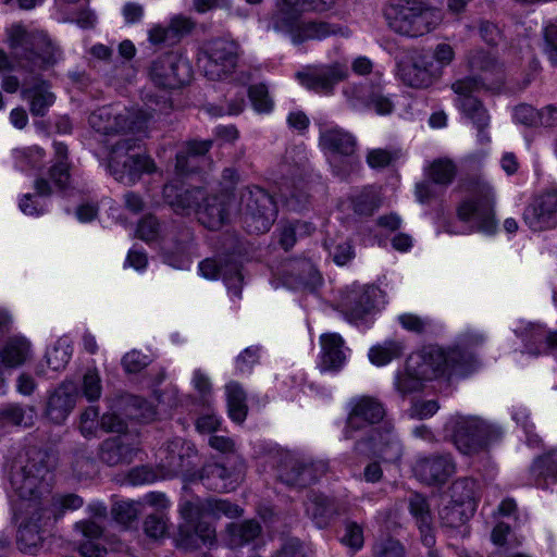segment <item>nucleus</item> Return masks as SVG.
I'll return each mask as SVG.
<instances>
[{
	"mask_svg": "<svg viewBox=\"0 0 557 557\" xmlns=\"http://www.w3.org/2000/svg\"><path fill=\"white\" fill-rule=\"evenodd\" d=\"M225 388L230 418L236 423L244 422L248 413L245 391L236 382L228 383Z\"/></svg>",
	"mask_w": 557,
	"mask_h": 557,
	"instance_id": "ea45409f",
	"label": "nucleus"
},
{
	"mask_svg": "<svg viewBox=\"0 0 557 557\" xmlns=\"http://www.w3.org/2000/svg\"><path fill=\"white\" fill-rule=\"evenodd\" d=\"M162 231V225L153 214H146L137 225L136 234L145 242L156 240Z\"/></svg>",
	"mask_w": 557,
	"mask_h": 557,
	"instance_id": "e2e57ef3",
	"label": "nucleus"
},
{
	"mask_svg": "<svg viewBox=\"0 0 557 557\" xmlns=\"http://www.w3.org/2000/svg\"><path fill=\"white\" fill-rule=\"evenodd\" d=\"M233 198L225 193H205V199L201 200L199 210L197 211L198 221L209 230H219L227 221L231 212L236 205Z\"/></svg>",
	"mask_w": 557,
	"mask_h": 557,
	"instance_id": "dca6fc26",
	"label": "nucleus"
},
{
	"mask_svg": "<svg viewBox=\"0 0 557 557\" xmlns=\"http://www.w3.org/2000/svg\"><path fill=\"white\" fill-rule=\"evenodd\" d=\"M201 510L203 513L210 515L214 518L225 516L227 518H237L243 515V509L228 500L220 498H207L201 503Z\"/></svg>",
	"mask_w": 557,
	"mask_h": 557,
	"instance_id": "8fccbe9b",
	"label": "nucleus"
},
{
	"mask_svg": "<svg viewBox=\"0 0 557 557\" xmlns=\"http://www.w3.org/2000/svg\"><path fill=\"white\" fill-rule=\"evenodd\" d=\"M36 410L34 407L24 408L18 404H8L0 407V426L15 425L30 428L35 423Z\"/></svg>",
	"mask_w": 557,
	"mask_h": 557,
	"instance_id": "4c0bfd02",
	"label": "nucleus"
},
{
	"mask_svg": "<svg viewBox=\"0 0 557 557\" xmlns=\"http://www.w3.org/2000/svg\"><path fill=\"white\" fill-rule=\"evenodd\" d=\"M525 223L533 231L557 226V188L547 189L537 195L524 210Z\"/></svg>",
	"mask_w": 557,
	"mask_h": 557,
	"instance_id": "2eb2a0df",
	"label": "nucleus"
},
{
	"mask_svg": "<svg viewBox=\"0 0 557 557\" xmlns=\"http://www.w3.org/2000/svg\"><path fill=\"white\" fill-rule=\"evenodd\" d=\"M191 240V233L188 230L182 232V238L173 245H165L163 247L164 261L176 269H185L189 264V243Z\"/></svg>",
	"mask_w": 557,
	"mask_h": 557,
	"instance_id": "58836bf2",
	"label": "nucleus"
},
{
	"mask_svg": "<svg viewBox=\"0 0 557 557\" xmlns=\"http://www.w3.org/2000/svg\"><path fill=\"white\" fill-rule=\"evenodd\" d=\"M236 211L240 213L245 228L250 234L267 233L277 216L273 197L258 186H246L239 190Z\"/></svg>",
	"mask_w": 557,
	"mask_h": 557,
	"instance_id": "423d86ee",
	"label": "nucleus"
},
{
	"mask_svg": "<svg viewBox=\"0 0 557 557\" xmlns=\"http://www.w3.org/2000/svg\"><path fill=\"white\" fill-rule=\"evenodd\" d=\"M162 453L164 454L162 458L163 467L172 474L189 472L197 457L194 444L181 437L170 441Z\"/></svg>",
	"mask_w": 557,
	"mask_h": 557,
	"instance_id": "6ab92c4d",
	"label": "nucleus"
},
{
	"mask_svg": "<svg viewBox=\"0 0 557 557\" xmlns=\"http://www.w3.org/2000/svg\"><path fill=\"white\" fill-rule=\"evenodd\" d=\"M88 122L96 132L111 135L121 133L125 119L112 107H102L91 112Z\"/></svg>",
	"mask_w": 557,
	"mask_h": 557,
	"instance_id": "c9c22d12",
	"label": "nucleus"
},
{
	"mask_svg": "<svg viewBox=\"0 0 557 557\" xmlns=\"http://www.w3.org/2000/svg\"><path fill=\"white\" fill-rule=\"evenodd\" d=\"M451 500L463 506L469 505L476 509L478 483L469 476L459 478L450 485Z\"/></svg>",
	"mask_w": 557,
	"mask_h": 557,
	"instance_id": "c03bdc74",
	"label": "nucleus"
},
{
	"mask_svg": "<svg viewBox=\"0 0 557 557\" xmlns=\"http://www.w3.org/2000/svg\"><path fill=\"white\" fill-rule=\"evenodd\" d=\"M355 137L338 127H332L321 133L320 146L322 149L342 156H351L356 150Z\"/></svg>",
	"mask_w": 557,
	"mask_h": 557,
	"instance_id": "473e14b6",
	"label": "nucleus"
},
{
	"mask_svg": "<svg viewBox=\"0 0 557 557\" xmlns=\"http://www.w3.org/2000/svg\"><path fill=\"white\" fill-rule=\"evenodd\" d=\"M403 345L398 342H386L384 345L374 346L370 349L369 358L377 366L388 363L392 359L401 355Z\"/></svg>",
	"mask_w": 557,
	"mask_h": 557,
	"instance_id": "6e6d98bb",
	"label": "nucleus"
},
{
	"mask_svg": "<svg viewBox=\"0 0 557 557\" xmlns=\"http://www.w3.org/2000/svg\"><path fill=\"white\" fill-rule=\"evenodd\" d=\"M372 557H405V549L398 541L387 539L373 547Z\"/></svg>",
	"mask_w": 557,
	"mask_h": 557,
	"instance_id": "774afa93",
	"label": "nucleus"
},
{
	"mask_svg": "<svg viewBox=\"0 0 557 557\" xmlns=\"http://www.w3.org/2000/svg\"><path fill=\"white\" fill-rule=\"evenodd\" d=\"M83 396L88 401H96L102 393L101 379L97 370H87L83 376L82 387Z\"/></svg>",
	"mask_w": 557,
	"mask_h": 557,
	"instance_id": "13d9d810",
	"label": "nucleus"
},
{
	"mask_svg": "<svg viewBox=\"0 0 557 557\" xmlns=\"http://www.w3.org/2000/svg\"><path fill=\"white\" fill-rule=\"evenodd\" d=\"M87 511L88 518L75 522L74 532L84 539L79 544L90 543L94 546H100L97 541L104 532V523L108 520L107 507L102 504H91L87 507Z\"/></svg>",
	"mask_w": 557,
	"mask_h": 557,
	"instance_id": "393cba45",
	"label": "nucleus"
},
{
	"mask_svg": "<svg viewBox=\"0 0 557 557\" xmlns=\"http://www.w3.org/2000/svg\"><path fill=\"white\" fill-rule=\"evenodd\" d=\"M136 453L137 447L127 435H117L101 442L98 458L109 467H116L131 463Z\"/></svg>",
	"mask_w": 557,
	"mask_h": 557,
	"instance_id": "412c9836",
	"label": "nucleus"
},
{
	"mask_svg": "<svg viewBox=\"0 0 557 557\" xmlns=\"http://www.w3.org/2000/svg\"><path fill=\"white\" fill-rule=\"evenodd\" d=\"M443 361L441 352L437 350H426L411 355L406 361L404 372L396 377V388L403 395L419 392L423 387V382L440 377L437 372L438 364Z\"/></svg>",
	"mask_w": 557,
	"mask_h": 557,
	"instance_id": "1a4fd4ad",
	"label": "nucleus"
},
{
	"mask_svg": "<svg viewBox=\"0 0 557 557\" xmlns=\"http://www.w3.org/2000/svg\"><path fill=\"white\" fill-rule=\"evenodd\" d=\"M354 450L358 455L380 458L386 462L399 460L403 454L401 445L388 421L371 428L366 436L355 443Z\"/></svg>",
	"mask_w": 557,
	"mask_h": 557,
	"instance_id": "9d476101",
	"label": "nucleus"
},
{
	"mask_svg": "<svg viewBox=\"0 0 557 557\" xmlns=\"http://www.w3.org/2000/svg\"><path fill=\"white\" fill-rule=\"evenodd\" d=\"M16 543L22 552L35 553L42 543V535L38 524L32 521L21 523L16 534Z\"/></svg>",
	"mask_w": 557,
	"mask_h": 557,
	"instance_id": "09e8293b",
	"label": "nucleus"
},
{
	"mask_svg": "<svg viewBox=\"0 0 557 557\" xmlns=\"http://www.w3.org/2000/svg\"><path fill=\"white\" fill-rule=\"evenodd\" d=\"M139 147V138L126 137L119 139L110 150L108 169L110 174L124 185H133L143 174H151L157 170L154 161L146 154L131 153Z\"/></svg>",
	"mask_w": 557,
	"mask_h": 557,
	"instance_id": "39448f33",
	"label": "nucleus"
},
{
	"mask_svg": "<svg viewBox=\"0 0 557 557\" xmlns=\"http://www.w3.org/2000/svg\"><path fill=\"white\" fill-rule=\"evenodd\" d=\"M306 516L319 528H326L331 521L342 513L337 502L326 495L310 492L304 502Z\"/></svg>",
	"mask_w": 557,
	"mask_h": 557,
	"instance_id": "5701e85b",
	"label": "nucleus"
},
{
	"mask_svg": "<svg viewBox=\"0 0 557 557\" xmlns=\"http://www.w3.org/2000/svg\"><path fill=\"white\" fill-rule=\"evenodd\" d=\"M468 70L470 74L483 81L491 89L503 83V69L495 57L483 50H473L468 53Z\"/></svg>",
	"mask_w": 557,
	"mask_h": 557,
	"instance_id": "aec40b11",
	"label": "nucleus"
},
{
	"mask_svg": "<svg viewBox=\"0 0 557 557\" xmlns=\"http://www.w3.org/2000/svg\"><path fill=\"white\" fill-rule=\"evenodd\" d=\"M261 525L257 520H245L242 523H231L227 527L230 542L233 546H243L261 533Z\"/></svg>",
	"mask_w": 557,
	"mask_h": 557,
	"instance_id": "49530a36",
	"label": "nucleus"
},
{
	"mask_svg": "<svg viewBox=\"0 0 557 557\" xmlns=\"http://www.w3.org/2000/svg\"><path fill=\"white\" fill-rule=\"evenodd\" d=\"M385 416L383 405L375 398L363 396L354 404L344 429L345 438H352L355 433L361 431L366 425L380 423Z\"/></svg>",
	"mask_w": 557,
	"mask_h": 557,
	"instance_id": "f3484780",
	"label": "nucleus"
},
{
	"mask_svg": "<svg viewBox=\"0 0 557 557\" xmlns=\"http://www.w3.org/2000/svg\"><path fill=\"white\" fill-rule=\"evenodd\" d=\"M55 453L47 447L28 446L13 463L10 471L12 502L15 510L23 506L37 508L50 490V479L57 467Z\"/></svg>",
	"mask_w": 557,
	"mask_h": 557,
	"instance_id": "f03ea898",
	"label": "nucleus"
},
{
	"mask_svg": "<svg viewBox=\"0 0 557 557\" xmlns=\"http://www.w3.org/2000/svg\"><path fill=\"white\" fill-rule=\"evenodd\" d=\"M231 478V472L223 465L210 463L202 468L200 481L202 484L215 492H226L233 486L227 480Z\"/></svg>",
	"mask_w": 557,
	"mask_h": 557,
	"instance_id": "37998d69",
	"label": "nucleus"
},
{
	"mask_svg": "<svg viewBox=\"0 0 557 557\" xmlns=\"http://www.w3.org/2000/svg\"><path fill=\"white\" fill-rule=\"evenodd\" d=\"M475 509L469 505L450 502L440 511V519L444 527L456 529L463 525L474 513Z\"/></svg>",
	"mask_w": 557,
	"mask_h": 557,
	"instance_id": "a18cd8bd",
	"label": "nucleus"
},
{
	"mask_svg": "<svg viewBox=\"0 0 557 557\" xmlns=\"http://www.w3.org/2000/svg\"><path fill=\"white\" fill-rule=\"evenodd\" d=\"M248 96L256 111L267 113L272 110L273 101L264 84L251 85L248 89Z\"/></svg>",
	"mask_w": 557,
	"mask_h": 557,
	"instance_id": "052dcab7",
	"label": "nucleus"
},
{
	"mask_svg": "<svg viewBox=\"0 0 557 557\" xmlns=\"http://www.w3.org/2000/svg\"><path fill=\"white\" fill-rule=\"evenodd\" d=\"M344 341L338 334H323L321 336L322 358L321 370L337 371L345 361L342 350Z\"/></svg>",
	"mask_w": 557,
	"mask_h": 557,
	"instance_id": "72a5a7b5",
	"label": "nucleus"
},
{
	"mask_svg": "<svg viewBox=\"0 0 557 557\" xmlns=\"http://www.w3.org/2000/svg\"><path fill=\"white\" fill-rule=\"evenodd\" d=\"M347 77V67L338 62L309 65L296 73L299 83L310 90L330 94L336 84Z\"/></svg>",
	"mask_w": 557,
	"mask_h": 557,
	"instance_id": "ddd939ff",
	"label": "nucleus"
},
{
	"mask_svg": "<svg viewBox=\"0 0 557 557\" xmlns=\"http://www.w3.org/2000/svg\"><path fill=\"white\" fill-rule=\"evenodd\" d=\"M341 542L352 552L361 549L364 543L362 527L355 521H346Z\"/></svg>",
	"mask_w": 557,
	"mask_h": 557,
	"instance_id": "0e129e2a",
	"label": "nucleus"
},
{
	"mask_svg": "<svg viewBox=\"0 0 557 557\" xmlns=\"http://www.w3.org/2000/svg\"><path fill=\"white\" fill-rule=\"evenodd\" d=\"M531 471L534 475L544 480L548 478L557 479V449L536 458Z\"/></svg>",
	"mask_w": 557,
	"mask_h": 557,
	"instance_id": "5fc2aeb1",
	"label": "nucleus"
},
{
	"mask_svg": "<svg viewBox=\"0 0 557 557\" xmlns=\"http://www.w3.org/2000/svg\"><path fill=\"white\" fill-rule=\"evenodd\" d=\"M524 339L529 354L539 355L547 349L557 350V332L547 333L540 326H532L527 331Z\"/></svg>",
	"mask_w": 557,
	"mask_h": 557,
	"instance_id": "79ce46f5",
	"label": "nucleus"
},
{
	"mask_svg": "<svg viewBox=\"0 0 557 557\" xmlns=\"http://www.w3.org/2000/svg\"><path fill=\"white\" fill-rule=\"evenodd\" d=\"M150 81L159 88L176 89L188 84L193 70L187 59L176 52L157 57L149 66Z\"/></svg>",
	"mask_w": 557,
	"mask_h": 557,
	"instance_id": "9b49d317",
	"label": "nucleus"
},
{
	"mask_svg": "<svg viewBox=\"0 0 557 557\" xmlns=\"http://www.w3.org/2000/svg\"><path fill=\"white\" fill-rule=\"evenodd\" d=\"M384 15L395 33L408 37L429 34L442 22L440 11L416 0H393Z\"/></svg>",
	"mask_w": 557,
	"mask_h": 557,
	"instance_id": "20e7f679",
	"label": "nucleus"
},
{
	"mask_svg": "<svg viewBox=\"0 0 557 557\" xmlns=\"http://www.w3.org/2000/svg\"><path fill=\"white\" fill-rule=\"evenodd\" d=\"M286 283L297 287L315 288L321 284V275L309 259H292L284 264Z\"/></svg>",
	"mask_w": 557,
	"mask_h": 557,
	"instance_id": "c756f323",
	"label": "nucleus"
},
{
	"mask_svg": "<svg viewBox=\"0 0 557 557\" xmlns=\"http://www.w3.org/2000/svg\"><path fill=\"white\" fill-rule=\"evenodd\" d=\"M451 89L456 94V104L463 101V99H474L478 98L475 94L480 90H490L491 88L486 87L483 81H480L473 75H468L466 77L459 78L451 84Z\"/></svg>",
	"mask_w": 557,
	"mask_h": 557,
	"instance_id": "3c124183",
	"label": "nucleus"
},
{
	"mask_svg": "<svg viewBox=\"0 0 557 557\" xmlns=\"http://www.w3.org/2000/svg\"><path fill=\"white\" fill-rule=\"evenodd\" d=\"M457 215L469 225L470 231L493 234L497 227L493 188L485 184L480 185L474 195L458 206Z\"/></svg>",
	"mask_w": 557,
	"mask_h": 557,
	"instance_id": "6e6552de",
	"label": "nucleus"
},
{
	"mask_svg": "<svg viewBox=\"0 0 557 557\" xmlns=\"http://www.w3.org/2000/svg\"><path fill=\"white\" fill-rule=\"evenodd\" d=\"M205 187H186L183 184H166L163 187L164 200L175 212L184 213L188 210H199L201 200L205 199Z\"/></svg>",
	"mask_w": 557,
	"mask_h": 557,
	"instance_id": "4be33fe9",
	"label": "nucleus"
},
{
	"mask_svg": "<svg viewBox=\"0 0 557 557\" xmlns=\"http://www.w3.org/2000/svg\"><path fill=\"white\" fill-rule=\"evenodd\" d=\"M354 212L360 216H370L379 209L381 201L372 189H364L350 199Z\"/></svg>",
	"mask_w": 557,
	"mask_h": 557,
	"instance_id": "864d4df0",
	"label": "nucleus"
},
{
	"mask_svg": "<svg viewBox=\"0 0 557 557\" xmlns=\"http://www.w3.org/2000/svg\"><path fill=\"white\" fill-rule=\"evenodd\" d=\"M10 47L17 71L25 75L22 97L29 100V111L34 116H45L55 96L50 84L41 78V73L58 63L60 49L45 33L28 32L25 27L11 30Z\"/></svg>",
	"mask_w": 557,
	"mask_h": 557,
	"instance_id": "f257e3e1",
	"label": "nucleus"
},
{
	"mask_svg": "<svg viewBox=\"0 0 557 557\" xmlns=\"http://www.w3.org/2000/svg\"><path fill=\"white\" fill-rule=\"evenodd\" d=\"M412 470L423 484L442 486L455 473L456 463L450 454H434L419 457Z\"/></svg>",
	"mask_w": 557,
	"mask_h": 557,
	"instance_id": "4468645a",
	"label": "nucleus"
},
{
	"mask_svg": "<svg viewBox=\"0 0 557 557\" xmlns=\"http://www.w3.org/2000/svg\"><path fill=\"white\" fill-rule=\"evenodd\" d=\"M515 121L527 127H539L542 124V110L539 111L530 104L522 103L515 108Z\"/></svg>",
	"mask_w": 557,
	"mask_h": 557,
	"instance_id": "680f3d73",
	"label": "nucleus"
},
{
	"mask_svg": "<svg viewBox=\"0 0 557 557\" xmlns=\"http://www.w3.org/2000/svg\"><path fill=\"white\" fill-rule=\"evenodd\" d=\"M426 350H437L443 357V361L438 364V376H443L450 372L467 374L475 368L476 359L472 351L460 346L448 349L441 347H428Z\"/></svg>",
	"mask_w": 557,
	"mask_h": 557,
	"instance_id": "a878e982",
	"label": "nucleus"
},
{
	"mask_svg": "<svg viewBox=\"0 0 557 557\" xmlns=\"http://www.w3.org/2000/svg\"><path fill=\"white\" fill-rule=\"evenodd\" d=\"M428 175L434 184L447 186L456 176V165L448 159H437L430 165Z\"/></svg>",
	"mask_w": 557,
	"mask_h": 557,
	"instance_id": "603ef678",
	"label": "nucleus"
},
{
	"mask_svg": "<svg viewBox=\"0 0 557 557\" xmlns=\"http://www.w3.org/2000/svg\"><path fill=\"white\" fill-rule=\"evenodd\" d=\"M240 47L238 42L228 39H214L207 49L206 75L218 81L231 75L238 63Z\"/></svg>",
	"mask_w": 557,
	"mask_h": 557,
	"instance_id": "f8f14e48",
	"label": "nucleus"
},
{
	"mask_svg": "<svg viewBox=\"0 0 557 557\" xmlns=\"http://www.w3.org/2000/svg\"><path fill=\"white\" fill-rule=\"evenodd\" d=\"M201 274L207 278H216L222 276L227 287L233 290L236 296L240 295V283L243 275L239 265L236 262L225 260L222 262L216 259H205L199 264Z\"/></svg>",
	"mask_w": 557,
	"mask_h": 557,
	"instance_id": "cd10ccee",
	"label": "nucleus"
},
{
	"mask_svg": "<svg viewBox=\"0 0 557 557\" xmlns=\"http://www.w3.org/2000/svg\"><path fill=\"white\" fill-rule=\"evenodd\" d=\"M399 158L397 150L373 149L368 152L367 162L372 169H383Z\"/></svg>",
	"mask_w": 557,
	"mask_h": 557,
	"instance_id": "69168bd1",
	"label": "nucleus"
},
{
	"mask_svg": "<svg viewBox=\"0 0 557 557\" xmlns=\"http://www.w3.org/2000/svg\"><path fill=\"white\" fill-rule=\"evenodd\" d=\"M211 140H189L176 154L175 169L178 174L195 172L199 166V159L211 149Z\"/></svg>",
	"mask_w": 557,
	"mask_h": 557,
	"instance_id": "2f4dec72",
	"label": "nucleus"
},
{
	"mask_svg": "<svg viewBox=\"0 0 557 557\" xmlns=\"http://www.w3.org/2000/svg\"><path fill=\"white\" fill-rule=\"evenodd\" d=\"M111 513L119 523L127 525L137 518L138 508L135 503L120 502L113 505Z\"/></svg>",
	"mask_w": 557,
	"mask_h": 557,
	"instance_id": "338daca9",
	"label": "nucleus"
},
{
	"mask_svg": "<svg viewBox=\"0 0 557 557\" xmlns=\"http://www.w3.org/2000/svg\"><path fill=\"white\" fill-rule=\"evenodd\" d=\"M77 398V385L73 381L62 382L48 396L46 418L54 424L63 423L74 409Z\"/></svg>",
	"mask_w": 557,
	"mask_h": 557,
	"instance_id": "a211bd4d",
	"label": "nucleus"
},
{
	"mask_svg": "<svg viewBox=\"0 0 557 557\" xmlns=\"http://www.w3.org/2000/svg\"><path fill=\"white\" fill-rule=\"evenodd\" d=\"M278 479L286 485L305 487L318 480V469L313 463L288 457L278 468Z\"/></svg>",
	"mask_w": 557,
	"mask_h": 557,
	"instance_id": "bb28decb",
	"label": "nucleus"
},
{
	"mask_svg": "<svg viewBox=\"0 0 557 557\" xmlns=\"http://www.w3.org/2000/svg\"><path fill=\"white\" fill-rule=\"evenodd\" d=\"M451 436L461 454L473 456L488 450L491 445L499 442L503 431L478 417H458L454 422Z\"/></svg>",
	"mask_w": 557,
	"mask_h": 557,
	"instance_id": "0eeeda50",
	"label": "nucleus"
},
{
	"mask_svg": "<svg viewBox=\"0 0 557 557\" xmlns=\"http://www.w3.org/2000/svg\"><path fill=\"white\" fill-rule=\"evenodd\" d=\"M30 344L24 337H10L0 348V363L5 368H16L25 363Z\"/></svg>",
	"mask_w": 557,
	"mask_h": 557,
	"instance_id": "f704fd0d",
	"label": "nucleus"
},
{
	"mask_svg": "<svg viewBox=\"0 0 557 557\" xmlns=\"http://www.w3.org/2000/svg\"><path fill=\"white\" fill-rule=\"evenodd\" d=\"M55 161L49 170L50 178L57 187L65 189L70 185V164L67 163V147L62 143H54Z\"/></svg>",
	"mask_w": 557,
	"mask_h": 557,
	"instance_id": "a19ab883",
	"label": "nucleus"
},
{
	"mask_svg": "<svg viewBox=\"0 0 557 557\" xmlns=\"http://www.w3.org/2000/svg\"><path fill=\"white\" fill-rule=\"evenodd\" d=\"M168 519L161 511L148 515L144 520V532L150 539H161L166 534Z\"/></svg>",
	"mask_w": 557,
	"mask_h": 557,
	"instance_id": "4d7b16f0",
	"label": "nucleus"
},
{
	"mask_svg": "<svg viewBox=\"0 0 557 557\" xmlns=\"http://www.w3.org/2000/svg\"><path fill=\"white\" fill-rule=\"evenodd\" d=\"M157 110L152 107H148V110H125L121 115L125 119L122 125V132H129L132 134H145L150 120L153 117V113Z\"/></svg>",
	"mask_w": 557,
	"mask_h": 557,
	"instance_id": "de8ad7c7",
	"label": "nucleus"
},
{
	"mask_svg": "<svg viewBox=\"0 0 557 557\" xmlns=\"http://www.w3.org/2000/svg\"><path fill=\"white\" fill-rule=\"evenodd\" d=\"M432 62L426 55L418 53L410 60L398 63L399 78L412 88H426L433 83L432 72L430 70Z\"/></svg>",
	"mask_w": 557,
	"mask_h": 557,
	"instance_id": "b1692460",
	"label": "nucleus"
},
{
	"mask_svg": "<svg viewBox=\"0 0 557 557\" xmlns=\"http://www.w3.org/2000/svg\"><path fill=\"white\" fill-rule=\"evenodd\" d=\"M334 2L335 0H283L281 9L272 17L273 28L277 32L288 33L295 45L336 34L337 29L325 22H297L299 12L327 11Z\"/></svg>",
	"mask_w": 557,
	"mask_h": 557,
	"instance_id": "7ed1b4c3",
	"label": "nucleus"
},
{
	"mask_svg": "<svg viewBox=\"0 0 557 557\" xmlns=\"http://www.w3.org/2000/svg\"><path fill=\"white\" fill-rule=\"evenodd\" d=\"M408 508L417 521L423 544L432 547L435 544V536L432 533V515L426 497L419 493L411 494L408 498Z\"/></svg>",
	"mask_w": 557,
	"mask_h": 557,
	"instance_id": "7c9ffc66",
	"label": "nucleus"
},
{
	"mask_svg": "<svg viewBox=\"0 0 557 557\" xmlns=\"http://www.w3.org/2000/svg\"><path fill=\"white\" fill-rule=\"evenodd\" d=\"M380 289L368 286L363 290H351L342 299L343 311L350 321L363 319L375 307V298Z\"/></svg>",
	"mask_w": 557,
	"mask_h": 557,
	"instance_id": "c85d7f7f",
	"label": "nucleus"
},
{
	"mask_svg": "<svg viewBox=\"0 0 557 557\" xmlns=\"http://www.w3.org/2000/svg\"><path fill=\"white\" fill-rule=\"evenodd\" d=\"M84 505L83 498L77 494L55 495L52 498L51 511L55 519L61 517L66 510H76Z\"/></svg>",
	"mask_w": 557,
	"mask_h": 557,
	"instance_id": "bf43d9fd",
	"label": "nucleus"
},
{
	"mask_svg": "<svg viewBox=\"0 0 557 557\" xmlns=\"http://www.w3.org/2000/svg\"><path fill=\"white\" fill-rule=\"evenodd\" d=\"M457 107L476 127L480 140L488 141L484 131L488 126L491 117L483 102L479 98L463 99L462 102L457 103Z\"/></svg>",
	"mask_w": 557,
	"mask_h": 557,
	"instance_id": "e433bc0d",
	"label": "nucleus"
}]
</instances>
